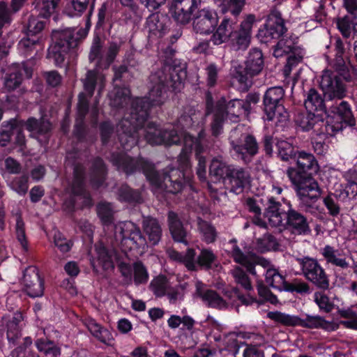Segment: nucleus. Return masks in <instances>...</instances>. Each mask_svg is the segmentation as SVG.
<instances>
[{
  "label": "nucleus",
  "mask_w": 357,
  "mask_h": 357,
  "mask_svg": "<svg viewBox=\"0 0 357 357\" xmlns=\"http://www.w3.org/2000/svg\"><path fill=\"white\" fill-rule=\"evenodd\" d=\"M174 50L167 48L162 56V66L151 73L149 81L151 84L148 97L137 98L132 102L130 112L118 124V132L122 144L136 145L138 130L142 129L149 116L151 107L162 105L166 100L167 89L180 91L187 77L185 63L174 59Z\"/></svg>",
  "instance_id": "f257e3e1"
},
{
  "label": "nucleus",
  "mask_w": 357,
  "mask_h": 357,
  "mask_svg": "<svg viewBox=\"0 0 357 357\" xmlns=\"http://www.w3.org/2000/svg\"><path fill=\"white\" fill-rule=\"evenodd\" d=\"M296 166L288 167L286 174L294 186L300 205L308 211L321 195V190L313 177V174L319 170V165L312 153L299 151Z\"/></svg>",
  "instance_id": "f03ea898"
},
{
  "label": "nucleus",
  "mask_w": 357,
  "mask_h": 357,
  "mask_svg": "<svg viewBox=\"0 0 357 357\" xmlns=\"http://www.w3.org/2000/svg\"><path fill=\"white\" fill-rule=\"evenodd\" d=\"M286 31L287 28L280 12L273 10L268 15L264 28L259 31L257 36L261 42L264 43L282 37L274 46L273 55L279 58L290 54L283 69L284 75L287 77L292 68L302 61L303 55L302 49L296 45L294 39L283 36Z\"/></svg>",
  "instance_id": "7ed1b4c3"
},
{
  "label": "nucleus",
  "mask_w": 357,
  "mask_h": 357,
  "mask_svg": "<svg viewBox=\"0 0 357 357\" xmlns=\"http://www.w3.org/2000/svg\"><path fill=\"white\" fill-rule=\"evenodd\" d=\"M213 113L211 123V131L213 136H218L222 132L223 123L226 117L238 118L242 114H249V105L241 99H233L227 101L222 97L215 103L213 102L210 92L206 93V115Z\"/></svg>",
  "instance_id": "20e7f679"
},
{
  "label": "nucleus",
  "mask_w": 357,
  "mask_h": 357,
  "mask_svg": "<svg viewBox=\"0 0 357 357\" xmlns=\"http://www.w3.org/2000/svg\"><path fill=\"white\" fill-rule=\"evenodd\" d=\"M86 35L87 31L82 28L77 31L70 28L53 31V44L48 50L47 57L52 59L56 66L61 67L70 50L76 48Z\"/></svg>",
  "instance_id": "39448f33"
},
{
  "label": "nucleus",
  "mask_w": 357,
  "mask_h": 357,
  "mask_svg": "<svg viewBox=\"0 0 357 357\" xmlns=\"http://www.w3.org/2000/svg\"><path fill=\"white\" fill-rule=\"evenodd\" d=\"M146 179L152 185L167 193H179L185 185V174L179 169L167 167L162 172H158L155 165H146Z\"/></svg>",
  "instance_id": "423d86ee"
},
{
  "label": "nucleus",
  "mask_w": 357,
  "mask_h": 357,
  "mask_svg": "<svg viewBox=\"0 0 357 357\" xmlns=\"http://www.w3.org/2000/svg\"><path fill=\"white\" fill-rule=\"evenodd\" d=\"M229 143L237 158L245 164L250 163L259 151L256 137L246 132L243 126L238 125L231 131Z\"/></svg>",
  "instance_id": "0eeeda50"
},
{
  "label": "nucleus",
  "mask_w": 357,
  "mask_h": 357,
  "mask_svg": "<svg viewBox=\"0 0 357 357\" xmlns=\"http://www.w3.org/2000/svg\"><path fill=\"white\" fill-rule=\"evenodd\" d=\"M284 90L281 86L271 87L264 95V112L268 121L285 123L289 119V113L283 105Z\"/></svg>",
  "instance_id": "6e6552de"
},
{
  "label": "nucleus",
  "mask_w": 357,
  "mask_h": 357,
  "mask_svg": "<svg viewBox=\"0 0 357 357\" xmlns=\"http://www.w3.org/2000/svg\"><path fill=\"white\" fill-rule=\"evenodd\" d=\"M115 237L121 241V247L125 249L144 251L148 248V241L140 228L132 222L116 225Z\"/></svg>",
  "instance_id": "1a4fd4ad"
},
{
  "label": "nucleus",
  "mask_w": 357,
  "mask_h": 357,
  "mask_svg": "<svg viewBox=\"0 0 357 357\" xmlns=\"http://www.w3.org/2000/svg\"><path fill=\"white\" fill-rule=\"evenodd\" d=\"M295 261L300 266L301 273L308 281L320 289L326 290L329 288L328 277L317 259L303 257H296Z\"/></svg>",
  "instance_id": "9d476101"
},
{
  "label": "nucleus",
  "mask_w": 357,
  "mask_h": 357,
  "mask_svg": "<svg viewBox=\"0 0 357 357\" xmlns=\"http://www.w3.org/2000/svg\"><path fill=\"white\" fill-rule=\"evenodd\" d=\"M343 79L331 70L323 71L320 87L324 96L327 98L328 104L334 100H342L347 95V85Z\"/></svg>",
  "instance_id": "9b49d317"
},
{
  "label": "nucleus",
  "mask_w": 357,
  "mask_h": 357,
  "mask_svg": "<svg viewBox=\"0 0 357 357\" xmlns=\"http://www.w3.org/2000/svg\"><path fill=\"white\" fill-rule=\"evenodd\" d=\"M146 142L151 145L171 146L181 142V136L174 128H162L153 123H149L144 129Z\"/></svg>",
  "instance_id": "f8f14e48"
},
{
  "label": "nucleus",
  "mask_w": 357,
  "mask_h": 357,
  "mask_svg": "<svg viewBox=\"0 0 357 357\" xmlns=\"http://www.w3.org/2000/svg\"><path fill=\"white\" fill-rule=\"evenodd\" d=\"M267 317L282 325L287 326H301L308 328H318L327 327L328 323L319 316L307 315L305 319L287 314L280 312H269Z\"/></svg>",
  "instance_id": "ddd939ff"
},
{
  "label": "nucleus",
  "mask_w": 357,
  "mask_h": 357,
  "mask_svg": "<svg viewBox=\"0 0 357 357\" xmlns=\"http://www.w3.org/2000/svg\"><path fill=\"white\" fill-rule=\"evenodd\" d=\"M110 160L119 170L123 171L127 175L132 174L141 169L146 177V165H154L144 158H133L127 154L121 153H112Z\"/></svg>",
  "instance_id": "4468645a"
},
{
  "label": "nucleus",
  "mask_w": 357,
  "mask_h": 357,
  "mask_svg": "<svg viewBox=\"0 0 357 357\" xmlns=\"http://www.w3.org/2000/svg\"><path fill=\"white\" fill-rule=\"evenodd\" d=\"M282 226L295 235H307L311 232L308 218L303 213L290 206L284 213Z\"/></svg>",
  "instance_id": "2eb2a0df"
},
{
  "label": "nucleus",
  "mask_w": 357,
  "mask_h": 357,
  "mask_svg": "<svg viewBox=\"0 0 357 357\" xmlns=\"http://www.w3.org/2000/svg\"><path fill=\"white\" fill-rule=\"evenodd\" d=\"M229 243L233 244L231 255L235 262L245 266L247 271L252 275L257 276L256 265L261 266L264 268H270V262L267 259L251 252L248 254L243 253L239 247L236 245V241L235 239L231 240Z\"/></svg>",
  "instance_id": "dca6fc26"
},
{
  "label": "nucleus",
  "mask_w": 357,
  "mask_h": 357,
  "mask_svg": "<svg viewBox=\"0 0 357 357\" xmlns=\"http://www.w3.org/2000/svg\"><path fill=\"white\" fill-rule=\"evenodd\" d=\"M218 23V17L216 12L203 8L195 14L193 20V29L200 34H210L213 32Z\"/></svg>",
  "instance_id": "f3484780"
},
{
  "label": "nucleus",
  "mask_w": 357,
  "mask_h": 357,
  "mask_svg": "<svg viewBox=\"0 0 357 357\" xmlns=\"http://www.w3.org/2000/svg\"><path fill=\"white\" fill-rule=\"evenodd\" d=\"M22 282L24 290L30 297H40L43 295L44 283L36 267L31 266L25 269Z\"/></svg>",
  "instance_id": "a211bd4d"
},
{
  "label": "nucleus",
  "mask_w": 357,
  "mask_h": 357,
  "mask_svg": "<svg viewBox=\"0 0 357 357\" xmlns=\"http://www.w3.org/2000/svg\"><path fill=\"white\" fill-rule=\"evenodd\" d=\"M195 294L199 297L208 307L218 310L226 309L228 303L215 290L206 289L205 284L200 281L195 283Z\"/></svg>",
  "instance_id": "6ab92c4d"
},
{
  "label": "nucleus",
  "mask_w": 357,
  "mask_h": 357,
  "mask_svg": "<svg viewBox=\"0 0 357 357\" xmlns=\"http://www.w3.org/2000/svg\"><path fill=\"white\" fill-rule=\"evenodd\" d=\"M22 70L25 72L27 77L30 78L31 77L32 70L26 63H23L22 66L13 64L8 68L4 77V87L8 91H14L21 84L22 82Z\"/></svg>",
  "instance_id": "aec40b11"
},
{
  "label": "nucleus",
  "mask_w": 357,
  "mask_h": 357,
  "mask_svg": "<svg viewBox=\"0 0 357 357\" xmlns=\"http://www.w3.org/2000/svg\"><path fill=\"white\" fill-rule=\"evenodd\" d=\"M142 227L147 236V241L151 245H158L162 236V225L159 220L152 216L143 217Z\"/></svg>",
  "instance_id": "412c9836"
},
{
  "label": "nucleus",
  "mask_w": 357,
  "mask_h": 357,
  "mask_svg": "<svg viewBox=\"0 0 357 357\" xmlns=\"http://www.w3.org/2000/svg\"><path fill=\"white\" fill-rule=\"evenodd\" d=\"M168 24H169V20L166 15L155 13L146 19V27L151 35L161 38L168 30Z\"/></svg>",
  "instance_id": "4be33fe9"
},
{
  "label": "nucleus",
  "mask_w": 357,
  "mask_h": 357,
  "mask_svg": "<svg viewBox=\"0 0 357 357\" xmlns=\"http://www.w3.org/2000/svg\"><path fill=\"white\" fill-rule=\"evenodd\" d=\"M24 126L32 136L36 138L43 137L45 142L48 140L52 130V124L48 120L31 117L24 123Z\"/></svg>",
  "instance_id": "5701e85b"
},
{
  "label": "nucleus",
  "mask_w": 357,
  "mask_h": 357,
  "mask_svg": "<svg viewBox=\"0 0 357 357\" xmlns=\"http://www.w3.org/2000/svg\"><path fill=\"white\" fill-rule=\"evenodd\" d=\"M227 179L229 181L231 191L238 194L250 183V175L245 169L234 166Z\"/></svg>",
  "instance_id": "b1692460"
},
{
  "label": "nucleus",
  "mask_w": 357,
  "mask_h": 357,
  "mask_svg": "<svg viewBox=\"0 0 357 357\" xmlns=\"http://www.w3.org/2000/svg\"><path fill=\"white\" fill-rule=\"evenodd\" d=\"M235 21L228 17L224 18L212 35L211 40L215 45L228 42L232 34L235 33Z\"/></svg>",
  "instance_id": "393cba45"
},
{
  "label": "nucleus",
  "mask_w": 357,
  "mask_h": 357,
  "mask_svg": "<svg viewBox=\"0 0 357 357\" xmlns=\"http://www.w3.org/2000/svg\"><path fill=\"white\" fill-rule=\"evenodd\" d=\"M255 22L254 15H250L241 24V28L238 32L235 31V45L237 50H245L248 48L250 43L251 38V29L253 22Z\"/></svg>",
  "instance_id": "a878e982"
},
{
  "label": "nucleus",
  "mask_w": 357,
  "mask_h": 357,
  "mask_svg": "<svg viewBox=\"0 0 357 357\" xmlns=\"http://www.w3.org/2000/svg\"><path fill=\"white\" fill-rule=\"evenodd\" d=\"M197 142H198V137L196 138L188 133L184 134L183 148L178 156V169L183 172L191 167L190 155L192 148L195 149Z\"/></svg>",
  "instance_id": "bb28decb"
},
{
  "label": "nucleus",
  "mask_w": 357,
  "mask_h": 357,
  "mask_svg": "<svg viewBox=\"0 0 357 357\" xmlns=\"http://www.w3.org/2000/svg\"><path fill=\"white\" fill-rule=\"evenodd\" d=\"M321 255L328 264L346 269L349 267V262L346 255L340 250L331 245H326L321 250Z\"/></svg>",
  "instance_id": "cd10ccee"
},
{
  "label": "nucleus",
  "mask_w": 357,
  "mask_h": 357,
  "mask_svg": "<svg viewBox=\"0 0 357 357\" xmlns=\"http://www.w3.org/2000/svg\"><path fill=\"white\" fill-rule=\"evenodd\" d=\"M294 122L303 131H309L324 123L321 116L310 111L297 112L294 116Z\"/></svg>",
  "instance_id": "c85d7f7f"
},
{
  "label": "nucleus",
  "mask_w": 357,
  "mask_h": 357,
  "mask_svg": "<svg viewBox=\"0 0 357 357\" xmlns=\"http://www.w3.org/2000/svg\"><path fill=\"white\" fill-rule=\"evenodd\" d=\"M92 96H89L88 93L82 92L78 96L77 102V118L76 119V125L75 128V134L79 139L84 137L83 121L89 111V99Z\"/></svg>",
  "instance_id": "c756f323"
},
{
  "label": "nucleus",
  "mask_w": 357,
  "mask_h": 357,
  "mask_svg": "<svg viewBox=\"0 0 357 357\" xmlns=\"http://www.w3.org/2000/svg\"><path fill=\"white\" fill-rule=\"evenodd\" d=\"M281 203L273 196L268 197L265 204L264 217L271 227H278L282 225V217L280 212Z\"/></svg>",
  "instance_id": "7c9ffc66"
},
{
  "label": "nucleus",
  "mask_w": 357,
  "mask_h": 357,
  "mask_svg": "<svg viewBox=\"0 0 357 357\" xmlns=\"http://www.w3.org/2000/svg\"><path fill=\"white\" fill-rule=\"evenodd\" d=\"M24 317L20 312H16L13 316L8 319L7 326V339L8 342L15 345L22 336V327Z\"/></svg>",
  "instance_id": "2f4dec72"
},
{
  "label": "nucleus",
  "mask_w": 357,
  "mask_h": 357,
  "mask_svg": "<svg viewBox=\"0 0 357 357\" xmlns=\"http://www.w3.org/2000/svg\"><path fill=\"white\" fill-rule=\"evenodd\" d=\"M167 222L174 240L187 244V231L184 229L178 214L174 211H169L167 214Z\"/></svg>",
  "instance_id": "473e14b6"
},
{
  "label": "nucleus",
  "mask_w": 357,
  "mask_h": 357,
  "mask_svg": "<svg viewBox=\"0 0 357 357\" xmlns=\"http://www.w3.org/2000/svg\"><path fill=\"white\" fill-rule=\"evenodd\" d=\"M328 99L326 100L322 94L319 93L316 89H310L306 94V98L304 101V105L307 111L310 112H326L328 108Z\"/></svg>",
  "instance_id": "72a5a7b5"
},
{
  "label": "nucleus",
  "mask_w": 357,
  "mask_h": 357,
  "mask_svg": "<svg viewBox=\"0 0 357 357\" xmlns=\"http://www.w3.org/2000/svg\"><path fill=\"white\" fill-rule=\"evenodd\" d=\"M234 165H229L220 158H213L209 166V175L215 181H220L228 178Z\"/></svg>",
  "instance_id": "f704fd0d"
},
{
  "label": "nucleus",
  "mask_w": 357,
  "mask_h": 357,
  "mask_svg": "<svg viewBox=\"0 0 357 357\" xmlns=\"http://www.w3.org/2000/svg\"><path fill=\"white\" fill-rule=\"evenodd\" d=\"M328 105L329 111L334 114H337L342 122L350 126L355 125L356 121L350 105L347 102L341 101L337 105H334L333 102H330Z\"/></svg>",
  "instance_id": "c9c22d12"
},
{
  "label": "nucleus",
  "mask_w": 357,
  "mask_h": 357,
  "mask_svg": "<svg viewBox=\"0 0 357 357\" xmlns=\"http://www.w3.org/2000/svg\"><path fill=\"white\" fill-rule=\"evenodd\" d=\"M84 326L88 328L91 335L102 343L109 344L113 340L111 333L103 328L95 319L88 317L84 320Z\"/></svg>",
  "instance_id": "e433bc0d"
},
{
  "label": "nucleus",
  "mask_w": 357,
  "mask_h": 357,
  "mask_svg": "<svg viewBox=\"0 0 357 357\" xmlns=\"http://www.w3.org/2000/svg\"><path fill=\"white\" fill-rule=\"evenodd\" d=\"M205 132L203 130L199 131L198 134V142H197L195 146V155L198 160L197 167V174L201 181H205L206 176V160L204 156L201 154L205 151L206 147L204 145Z\"/></svg>",
  "instance_id": "4c0bfd02"
},
{
  "label": "nucleus",
  "mask_w": 357,
  "mask_h": 357,
  "mask_svg": "<svg viewBox=\"0 0 357 357\" xmlns=\"http://www.w3.org/2000/svg\"><path fill=\"white\" fill-rule=\"evenodd\" d=\"M264 66V57L261 51L258 48H252L250 50L245 66L251 76L258 75Z\"/></svg>",
  "instance_id": "58836bf2"
},
{
  "label": "nucleus",
  "mask_w": 357,
  "mask_h": 357,
  "mask_svg": "<svg viewBox=\"0 0 357 357\" xmlns=\"http://www.w3.org/2000/svg\"><path fill=\"white\" fill-rule=\"evenodd\" d=\"M330 65L337 75H339L346 82L351 80V70L353 69L348 57L334 58Z\"/></svg>",
  "instance_id": "ea45409f"
},
{
  "label": "nucleus",
  "mask_w": 357,
  "mask_h": 357,
  "mask_svg": "<svg viewBox=\"0 0 357 357\" xmlns=\"http://www.w3.org/2000/svg\"><path fill=\"white\" fill-rule=\"evenodd\" d=\"M107 171L102 159L97 158L93 162L91 169L90 181L95 188L100 187L105 182Z\"/></svg>",
  "instance_id": "a19ab883"
},
{
  "label": "nucleus",
  "mask_w": 357,
  "mask_h": 357,
  "mask_svg": "<svg viewBox=\"0 0 357 357\" xmlns=\"http://www.w3.org/2000/svg\"><path fill=\"white\" fill-rule=\"evenodd\" d=\"M197 230L201 238L207 244L214 243L218 238V231L215 227L209 222L201 218L197 219Z\"/></svg>",
  "instance_id": "79ce46f5"
},
{
  "label": "nucleus",
  "mask_w": 357,
  "mask_h": 357,
  "mask_svg": "<svg viewBox=\"0 0 357 357\" xmlns=\"http://www.w3.org/2000/svg\"><path fill=\"white\" fill-rule=\"evenodd\" d=\"M37 349L46 357H60L61 348L53 341L47 338H40L35 343Z\"/></svg>",
  "instance_id": "37998d69"
},
{
  "label": "nucleus",
  "mask_w": 357,
  "mask_h": 357,
  "mask_svg": "<svg viewBox=\"0 0 357 357\" xmlns=\"http://www.w3.org/2000/svg\"><path fill=\"white\" fill-rule=\"evenodd\" d=\"M202 116V113L192 107H187L178 117V123L182 128H188L198 123Z\"/></svg>",
  "instance_id": "c03bdc74"
},
{
  "label": "nucleus",
  "mask_w": 357,
  "mask_h": 357,
  "mask_svg": "<svg viewBox=\"0 0 357 357\" xmlns=\"http://www.w3.org/2000/svg\"><path fill=\"white\" fill-rule=\"evenodd\" d=\"M97 258L99 263L102 265L103 269L109 270L114 268L113 258L116 255L114 250H109L102 245L96 246Z\"/></svg>",
  "instance_id": "a18cd8bd"
},
{
  "label": "nucleus",
  "mask_w": 357,
  "mask_h": 357,
  "mask_svg": "<svg viewBox=\"0 0 357 357\" xmlns=\"http://www.w3.org/2000/svg\"><path fill=\"white\" fill-rule=\"evenodd\" d=\"M118 198L121 202L128 203H141L142 197L137 190L130 188L128 185H122L117 191Z\"/></svg>",
  "instance_id": "49530a36"
},
{
  "label": "nucleus",
  "mask_w": 357,
  "mask_h": 357,
  "mask_svg": "<svg viewBox=\"0 0 357 357\" xmlns=\"http://www.w3.org/2000/svg\"><path fill=\"white\" fill-rule=\"evenodd\" d=\"M266 282L270 287L279 289L284 290L287 282L284 278L280 275L278 271L274 268H268L266 271Z\"/></svg>",
  "instance_id": "de8ad7c7"
},
{
  "label": "nucleus",
  "mask_w": 357,
  "mask_h": 357,
  "mask_svg": "<svg viewBox=\"0 0 357 357\" xmlns=\"http://www.w3.org/2000/svg\"><path fill=\"white\" fill-rule=\"evenodd\" d=\"M103 55V43L98 36L94 37L90 52L89 54V59L90 62L96 61V67L99 69V64L102 59H104Z\"/></svg>",
  "instance_id": "09e8293b"
},
{
  "label": "nucleus",
  "mask_w": 357,
  "mask_h": 357,
  "mask_svg": "<svg viewBox=\"0 0 357 357\" xmlns=\"http://www.w3.org/2000/svg\"><path fill=\"white\" fill-rule=\"evenodd\" d=\"M60 1L61 0H42L40 3H37L35 8L38 12V15L45 19L50 17L56 12Z\"/></svg>",
  "instance_id": "8fccbe9b"
},
{
  "label": "nucleus",
  "mask_w": 357,
  "mask_h": 357,
  "mask_svg": "<svg viewBox=\"0 0 357 357\" xmlns=\"http://www.w3.org/2000/svg\"><path fill=\"white\" fill-rule=\"evenodd\" d=\"M84 171L82 166L77 165L74 169V179L72 185V191L77 195H85L84 184Z\"/></svg>",
  "instance_id": "3c124183"
},
{
  "label": "nucleus",
  "mask_w": 357,
  "mask_h": 357,
  "mask_svg": "<svg viewBox=\"0 0 357 357\" xmlns=\"http://www.w3.org/2000/svg\"><path fill=\"white\" fill-rule=\"evenodd\" d=\"M323 203L328 214L332 217H338L341 213L340 199L335 194L330 193L323 198Z\"/></svg>",
  "instance_id": "603ef678"
},
{
  "label": "nucleus",
  "mask_w": 357,
  "mask_h": 357,
  "mask_svg": "<svg viewBox=\"0 0 357 357\" xmlns=\"http://www.w3.org/2000/svg\"><path fill=\"white\" fill-rule=\"evenodd\" d=\"M217 261V256L213 250L208 248L201 250L197 257V267L199 266L205 269H210L212 265Z\"/></svg>",
  "instance_id": "864d4df0"
},
{
  "label": "nucleus",
  "mask_w": 357,
  "mask_h": 357,
  "mask_svg": "<svg viewBox=\"0 0 357 357\" xmlns=\"http://www.w3.org/2000/svg\"><path fill=\"white\" fill-rule=\"evenodd\" d=\"M169 287L168 280L167 278L163 275H159L155 278L150 284L151 291L158 297L165 296Z\"/></svg>",
  "instance_id": "5fc2aeb1"
},
{
  "label": "nucleus",
  "mask_w": 357,
  "mask_h": 357,
  "mask_svg": "<svg viewBox=\"0 0 357 357\" xmlns=\"http://www.w3.org/2000/svg\"><path fill=\"white\" fill-rule=\"evenodd\" d=\"M39 17V15L38 17L33 15L29 17L26 24L28 36H36L45 29L46 22L40 20Z\"/></svg>",
  "instance_id": "6e6d98bb"
},
{
  "label": "nucleus",
  "mask_w": 357,
  "mask_h": 357,
  "mask_svg": "<svg viewBox=\"0 0 357 357\" xmlns=\"http://www.w3.org/2000/svg\"><path fill=\"white\" fill-rule=\"evenodd\" d=\"M170 10L173 18L180 24H186L192 19L193 12L184 9L183 7H180V6L171 4Z\"/></svg>",
  "instance_id": "4d7b16f0"
},
{
  "label": "nucleus",
  "mask_w": 357,
  "mask_h": 357,
  "mask_svg": "<svg viewBox=\"0 0 357 357\" xmlns=\"http://www.w3.org/2000/svg\"><path fill=\"white\" fill-rule=\"evenodd\" d=\"M120 50V46L116 43L109 44L104 59L101 60L99 64V69H107L114 62L116 55Z\"/></svg>",
  "instance_id": "13d9d810"
},
{
  "label": "nucleus",
  "mask_w": 357,
  "mask_h": 357,
  "mask_svg": "<svg viewBox=\"0 0 357 357\" xmlns=\"http://www.w3.org/2000/svg\"><path fill=\"white\" fill-rule=\"evenodd\" d=\"M278 155L283 161H288L289 159L296 156V151L294 147L286 141H279L277 143Z\"/></svg>",
  "instance_id": "bf43d9fd"
},
{
  "label": "nucleus",
  "mask_w": 357,
  "mask_h": 357,
  "mask_svg": "<svg viewBox=\"0 0 357 357\" xmlns=\"http://www.w3.org/2000/svg\"><path fill=\"white\" fill-rule=\"evenodd\" d=\"M128 91L126 89L114 88L109 93L110 105L115 107H123L128 98Z\"/></svg>",
  "instance_id": "052dcab7"
},
{
  "label": "nucleus",
  "mask_w": 357,
  "mask_h": 357,
  "mask_svg": "<svg viewBox=\"0 0 357 357\" xmlns=\"http://www.w3.org/2000/svg\"><path fill=\"white\" fill-rule=\"evenodd\" d=\"M98 79V73L95 70H88L86 77L82 79L84 93H88L89 96H92L96 86Z\"/></svg>",
  "instance_id": "680f3d73"
},
{
  "label": "nucleus",
  "mask_w": 357,
  "mask_h": 357,
  "mask_svg": "<svg viewBox=\"0 0 357 357\" xmlns=\"http://www.w3.org/2000/svg\"><path fill=\"white\" fill-rule=\"evenodd\" d=\"M232 275L235 282L240 284L245 291L249 292L253 289L249 277L242 268L239 267L234 268L232 271Z\"/></svg>",
  "instance_id": "e2e57ef3"
},
{
  "label": "nucleus",
  "mask_w": 357,
  "mask_h": 357,
  "mask_svg": "<svg viewBox=\"0 0 357 357\" xmlns=\"http://www.w3.org/2000/svg\"><path fill=\"white\" fill-rule=\"evenodd\" d=\"M134 282L136 284L146 283L149 274L145 266L142 261H136L133 264Z\"/></svg>",
  "instance_id": "0e129e2a"
},
{
  "label": "nucleus",
  "mask_w": 357,
  "mask_h": 357,
  "mask_svg": "<svg viewBox=\"0 0 357 357\" xmlns=\"http://www.w3.org/2000/svg\"><path fill=\"white\" fill-rule=\"evenodd\" d=\"M97 212L99 218L105 224L112 222L114 211L111 204H99L97 207Z\"/></svg>",
  "instance_id": "69168bd1"
},
{
  "label": "nucleus",
  "mask_w": 357,
  "mask_h": 357,
  "mask_svg": "<svg viewBox=\"0 0 357 357\" xmlns=\"http://www.w3.org/2000/svg\"><path fill=\"white\" fill-rule=\"evenodd\" d=\"M15 233L17 241L24 251L28 250V243L25 234L24 223L19 215L16 219Z\"/></svg>",
  "instance_id": "338daca9"
},
{
  "label": "nucleus",
  "mask_w": 357,
  "mask_h": 357,
  "mask_svg": "<svg viewBox=\"0 0 357 357\" xmlns=\"http://www.w3.org/2000/svg\"><path fill=\"white\" fill-rule=\"evenodd\" d=\"M29 177L27 176H21L15 177L11 182V188L19 195H24L28 190Z\"/></svg>",
  "instance_id": "774afa93"
}]
</instances>
